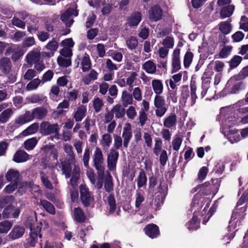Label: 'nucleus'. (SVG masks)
I'll return each mask as SVG.
<instances>
[{"instance_id":"nucleus-52","label":"nucleus","mask_w":248,"mask_h":248,"mask_svg":"<svg viewBox=\"0 0 248 248\" xmlns=\"http://www.w3.org/2000/svg\"><path fill=\"white\" fill-rule=\"evenodd\" d=\"M126 44L129 49L132 50L137 46L138 41L136 37L131 36L126 41Z\"/></svg>"},{"instance_id":"nucleus-34","label":"nucleus","mask_w":248,"mask_h":248,"mask_svg":"<svg viewBox=\"0 0 248 248\" xmlns=\"http://www.w3.org/2000/svg\"><path fill=\"white\" fill-rule=\"evenodd\" d=\"M234 7L232 5L222 8L220 11V16L223 18L230 16L233 14Z\"/></svg>"},{"instance_id":"nucleus-46","label":"nucleus","mask_w":248,"mask_h":248,"mask_svg":"<svg viewBox=\"0 0 248 248\" xmlns=\"http://www.w3.org/2000/svg\"><path fill=\"white\" fill-rule=\"evenodd\" d=\"M193 58V54L189 51L186 52L184 58V65L188 68L191 64Z\"/></svg>"},{"instance_id":"nucleus-64","label":"nucleus","mask_w":248,"mask_h":248,"mask_svg":"<svg viewBox=\"0 0 248 248\" xmlns=\"http://www.w3.org/2000/svg\"><path fill=\"white\" fill-rule=\"evenodd\" d=\"M240 29L245 31H248V18L242 16L240 21Z\"/></svg>"},{"instance_id":"nucleus-61","label":"nucleus","mask_w":248,"mask_h":248,"mask_svg":"<svg viewBox=\"0 0 248 248\" xmlns=\"http://www.w3.org/2000/svg\"><path fill=\"white\" fill-rule=\"evenodd\" d=\"M133 98L138 101L142 100V92L140 88L139 87H135L133 89V91L132 94Z\"/></svg>"},{"instance_id":"nucleus-38","label":"nucleus","mask_w":248,"mask_h":248,"mask_svg":"<svg viewBox=\"0 0 248 248\" xmlns=\"http://www.w3.org/2000/svg\"><path fill=\"white\" fill-rule=\"evenodd\" d=\"M13 226L11 222L4 220L0 222V233H6Z\"/></svg>"},{"instance_id":"nucleus-14","label":"nucleus","mask_w":248,"mask_h":248,"mask_svg":"<svg viewBox=\"0 0 248 248\" xmlns=\"http://www.w3.org/2000/svg\"><path fill=\"white\" fill-rule=\"evenodd\" d=\"M144 232L146 235L152 238L157 237L159 234L158 227L154 224H150L144 228Z\"/></svg>"},{"instance_id":"nucleus-50","label":"nucleus","mask_w":248,"mask_h":248,"mask_svg":"<svg viewBox=\"0 0 248 248\" xmlns=\"http://www.w3.org/2000/svg\"><path fill=\"white\" fill-rule=\"evenodd\" d=\"M16 205V203L14 201V203H9L7 205L6 208L4 209L2 215L4 218H7L9 217L10 214L11 212L13 210L14 208Z\"/></svg>"},{"instance_id":"nucleus-6","label":"nucleus","mask_w":248,"mask_h":248,"mask_svg":"<svg viewBox=\"0 0 248 248\" xmlns=\"http://www.w3.org/2000/svg\"><path fill=\"white\" fill-rule=\"evenodd\" d=\"M80 199L83 205L89 206L93 201V198L91 196L88 188L85 185L80 186Z\"/></svg>"},{"instance_id":"nucleus-25","label":"nucleus","mask_w":248,"mask_h":248,"mask_svg":"<svg viewBox=\"0 0 248 248\" xmlns=\"http://www.w3.org/2000/svg\"><path fill=\"white\" fill-rule=\"evenodd\" d=\"M28 159L29 155L23 150L17 151L13 157V160L17 163L25 162Z\"/></svg>"},{"instance_id":"nucleus-43","label":"nucleus","mask_w":248,"mask_h":248,"mask_svg":"<svg viewBox=\"0 0 248 248\" xmlns=\"http://www.w3.org/2000/svg\"><path fill=\"white\" fill-rule=\"evenodd\" d=\"M82 70L83 72L88 71L91 67V63L89 56L85 55L81 62Z\"/></svg>"},{"instance_id":"nucleus-15","label":"nucleus","mask_w":248,"mask_h":248,"mask_svg":"<svg viewBox=\"0 0 248 248\" xmlns=\"http://www.w3.org/2000/svg\"><path fill=\"white\" fill-rule=\"evenodd\" d=\"M149 18L155 21H157L161 19L163 12L160 8L158 6H155L153 7L149 12Z\"/></svg>"},{"instance_id":"nucleus-31","label":"nucleus","mask_w":248,"mask_h":248,"mask_svg":"<svg viewBox=\"0 0 248 248\" xmlns=\"http://www.w3.org/2000/svg\"><path fill=\"white\" fill-rule=\"evenodd\" d=\"M111 111L117 119L122 118L124 116L125 113L124 109L120 104H117L114 106Z\"/></svg>"},{"instance_id":"nucleus-24","label":"nucleus","mask_w":248,"mask_h":248,"mask_svg":"<svg viewBox=\"0 0 248 248\" xmlns=\"http://www.w3.org/2000/svg\"><path fill=\"white\" fill-rule=\"evenodd\" d=\"M152 87L155 95L161 94L163 92L164 86L162 82L159 79H153Z\"/></svg>"},{"instance_id":"nucleus-3","label":"nucleus","mask_w":248,"mask_h":248,"mask_svg":"<svg viewBox=\"0 0 248 248\" xmlns=\"http://www.w3.org/2000/svg\"><path fill=\"white\" fill-rule=\"evenodd\" d=\"M31 219H28L27 221V226L30 228V236L31 238L33 241L38 238V237L41 238L42 235L40 233L41 227V224H35V221L31 219V222H30Z\"/></svg>"},{"instance_id":"nucleus-63","label":"nucleus","mask_w":248,"mask_h":248,"mask_svg":"<svg viewBox=\"0 0 248 248\" xmlns=\"http://www.w3.org/2000/svg\"><path fill=\"white\" fill-rule=\"evenodd\" d=\"M232 46H225L219 53V56L222 58H225L231 54Z\"/></svg>"},{"instance_id":"nucleus-1","label":"nucleus","mask_w":248,"mask_h":248,"mask_svg":"<svg viewBox=\"0 0 248 248\" xmlns=\"http://www.w3.org/2000/svg\"><path fill=\"white\" fill-rule=\"evenodd\" d=\"M154 105L156 108L155 114L157 117H163L167 111L166 100L161 94L155 95L154 99Z\"/></svg>"},{"instance_id":"nucleus-54","label":"nucleus","mask_w":248,"mask_h":248,"mask_svg":"<svg viewBox=\"0 0 248 248\" xmlns=\"http://www.w3.org/2000/svg\"><path fill=\"white\" fill-rule=\"evenodd\" d=\"M14 198L12 196H8L0 199V209L9 203H14Z\"/></svg>"},{"instance_id":"nucleus-2","label":"nucleus","mask_w":248,"mask_h":248,"mask_svg":"<svg viewBox=\"0 0 248 248\" xmlns=\"http://www.w3.org/2000/svg\"><path fill=\"white\" fill-rule=\"evenodd\" d=\"M94 166L98 173L103 174L104 167L103 166L104 158L102 151L99 148H96L93 155Z\"/></svg>"},{"instance_id":"nucleus-7","label":"nucleus","mask_w":248,"mask_h":248,"mask_svg":"<svg viewBox=\"0 0 248 248\" xmlns=\"http://www.w3.org/2000/svg\"><path fill=\"white\" fill-rule=\"evenodd\" d=\"M118 156L119 152L116 150L111 148L107 157L108 167L109 170H115Z\"/></svg>"},{"instance_id":"nucleus-23","label":"nucleus","mask_w":248,"mask_h":248,"mask_svg":"<svg viewBox=\"0 0 248 248\" xmlns=\"http://www.w3.org/2000/svg\"><path fill=\"white\" fill-rule=\"evenodd\" d=\"M11 62L9 58H3L0 60V70L5 74H9L11 69Z\"/></svg>"},{"instance_id":"nucleus-20","label":"nucleus","mask_w":248,"mask_h":248,"mask_svg":"<svg viewBox=\"0 0 248 248\" xmlns=\"http://www.w3.org/2000/svg\"><path fill=\"white\" fill-rule=\"evenodd\" d=\"M23 186L31 191L36 199L42 194V191L40 189L39 186L32 183L25 182L23 184Z\"/></svg>"},{"instance_id":"nucleus-53","label":"nucleus","mask_w":248,"mask_h":248,"mask_svg":"<svg viewBox=\"0 0 248 248\" xmlns=\"http://www.w3.org/2000/svg\"><path fill=\"white\" fill-rule=\"evenodd\" d=\"M162 44L164 47L169 49L172 48L174 44V39L171 37L167 36L163 40Z\"/></svg>"},{"instance_id":"nucleus-27","label":"nucleus","mask_w":248,"mask_h":248,"mask_svg":"<svg viewBox=\"0 0 248 248\" xmlns=\"http://www.w3.org/2000/svg\"><path fill=\"white\" fill-rule=\"evenodd\" d=\"M142 68L145 72L150 74H154L156 72V66L153 61H146L142 65Z\"/></svg>"},{"instance_id":"nucleus-21","label":"nucleus","mask_w":248,"mask_h":248,"mask_svg":"<svg viewBox=\"0 0 248 248\" xmlns=\"http://www.w3.org/2000/svg\"><path fill=\"white\" fill-rule=\"evenodd\" d=\"M133 101L132 94L128 93L126 90H124L121 95V103L123 106L127 107L128 105H132Z\"/></svg>"},{"instance_id":"nucleus-42","label":"nucleus","mask_w":248,"mask_h":248,"mask_svg":"<svg viewBox=\"0 0 248 248\" xmlns=\"http://www.w3.org/2000/svg\"><path fill=\"white\" fill-rule=\"evenodd\" d=\"M200 222L196 216H194L187 223V227L189 230H197L199 227Z\"/></svg>"},{"instance_id":"nucleus-30","label":"nucleus","mask_w":248,"mask_h":248,"mask_svg":"<svg viewBox=\"0 0 248 248\" xmlns=\"http://www.w3.org/2000/svg\"><path fill=\"white\" fill-rule=\"evenodd\" d=\"M218 26L220 31L225 35L229 34L232 31V25L228 21L221 22Z\"/></svg>"},{"instance_id":"nucleus-28","label":"nucleus","mask_w":248,"mask_h":248,"mask_svg":"<svg viewBox=\"0 0 248 248\" xmlns=\"http://www.w3.org/2000/svg\"><path fill=\"white\" fill-rule=\"evenodd\" d=\"M64 151L68 156V161L70 163H75L76 162L75 154L73 151L72 146L68 144H64Z\"/></svg>"},{"instance_id":"nucleus-18","label":"nucleus","mask_w":248,"mask_h":248,"mask_svg":"<svg viewBox=\"0 0 248 248\" xmlns=\"http://www.w3.org/2000/svg\"><path fill=\"white\" fill-rule=\"evenodd\" d=\"M177 123V117L175 114L170 113L163 121V125L168 128L175 127Z\"/></svg>"},{"instance_id":"nucleus-5","label":"nucleus","mask_w":248,"mask_h":248,"mask_svg":"<svg viewBox=\"0 0 248 248\" xmlns=\"http://www.w3.org/2000/svg\"><path fill=\"white\" fill-rule=\"evenodd\" d=\"M224 135L232 143L240 140V136L238 131L230 125H226L223 129Z\"/></svg>"},{"instance_id":"nucleus-33","label":"nucleus","mask_w":248,"mask_h":248,"mask_svg":"<svg viewBox=\"0 0 248 248\" xmlns=\"http://www.w3.org/2000/svg\"><path fill=\"white\" fill-rule=\"evenodd\" d=\"M248 202V192H245L239 199L237 203V210H239L240 212L244 213L246 211V207L244 206L241 208L239 209L238 207L242 205L245 202Z\"/></svg>"},{"instance_id":"nucleus-9","label":"nucleus","mask_w":248,"mask_h":248,"mask_svg":"<svg viewBox=\"0 0 248 248\" xmlns=\"http://www.w3.org/2000/svg\"><path fill=\"white\" fill-rule=\"evenodd\" d=\"M172 73L176 72L181 69L180 49L175 48L172 54Z\"/></svg>"},{"instance_id":"nucleus-8","label":"nucleus","mask_w":248,"mask_h":248,"mask_svg":"<svg viewBox=\"0 0 248 248\" xmlns=\"http://www.w3.org/2000/svg\"><path fill=\"white\" fill-rule=\"evenodd\" d=\"M78 15V11L73 8H69L67 10L62 16L61 19L65 23L67 27H70L73 23V16H77Z\"/></svg>"},{"instance_id":"nucleus-40","label":"nucleus","mask_w":248,"mask_h":248,"mask_svg":"<svg viewBox=\"0 0 248 248\" xmlns=\"http://www.w3.org/2000/svg\"><path fill=\"white\" fill-rule=\"evenodd\" d=\"M38 127V124L37 123H34L24 130L22 132V134L24 136L34 134L37 131Z\"/></svg>"},{"instance_id":"nucleus-48","label":"nucleus","mask_w":248,"mask_h":248,"mask_svg":"<svg viewBox=\"0 0 248 248\" xmlns=\"http://www.w3.org/2000/svg\"><path fill=\"white\" fill-rule=\"evenodd\" d=\"M190 104L191 106L195 104L196 100L197 98V95L196 94V86L194 82H191L190 83Z\"/></svg>"},{"instance_id":"nucleus-4","label":"nucleus","mask_w":248,"mask_h":248,"mask_svg":"<svg viewBox=\"0 0 248 248\" xmlns=\"http://www.w3.org/2000/svg\"><path fill=\"white\" fill-rule=\"evenodd\" d=\"M60 128L58 124H50L47 122H43L40 125V132L44 135L55 133L59 136Z\"/></svg>"},{"instance_id":"nucleus-62","label":"nucleus","mask_w":248,"mask_h":248,"mask_svg":"<svg viewBox=\"0 0 248 248\" xmlns=\"http://www.w3.org/2000/svg\"><path fill=\"white\" fill-rule=\"evenodd\" d=\"M40 175L41 181L44 185L45 186L46 188H48L49 189H52L53 188V186L50 182V181L48 180L46 175L43 172H41Z\"/></svg>"},{"instance_id":"nucleus-47","label":"nucleus","mask_w":248,"mask_h":248,"mask_svg":"<svg viewBox=\"0 0 248 248\" xmlns=\"http://www.w3.org/2000/svg\"><path fill=\"white\" fill-rule=\"evenodd\" d=\"M137 184L139 187H141L146 185L147 182V178L145 173L143 171L140 172L138 176Z\"/></svg>"},{"instance_id":"nucleus-35","label":"nucleus","mask_w":248,"mask_h":248,"mask_svg":"<svg viewBox=\"0 0 248 248\" xmlns=\"http://www.w3.org/2000/svg\"><path fill=\"white\" fill-rule=\"evenodd\" d=\"M167 100L169 104L171 103L175 104L177 102V89L170 90L168 89V93L167 95Z\"/></svg>"},{"instance_id":"nucleus-58","label":"nucleus","mask_w":248,"mask_h":248,"mask_svg":"<svg viewBox=\"0 0 248 248\" xmlns=\"http://www.w3.org/2000/svg\"><path fill=\"white\" fill-rule=\"evenodd\" d=\"M135 207L136 208L139 209L142 202L144 201V197L143 194H141L139 192H137L135 195Z\"/></svg>"},{"instance_id":"nucleus-51","label":"nucleus","mask_w":248,"mask_h":248,"mask_svg":"<svg viewBox=\"0 0 248 248\" xmlns=\"http://www.w3.org/2000/svg\"><path fill=\"white\" fill-rule=\"evenodd\" d=\"M182 139L179 136H176L172 141L173 150L178 151L182 143Z\"/></svg>"},{"instance_id":"nucleus-56","label":"nucleus","mask_w":248,"mask_h":248,"mask_svg":"<svg viewBox=\"0 0 248 248\" xmlns=\"http://www.w3.org/2000/svg\"><path fill=\"white\" fill-rule=\"evenodd\" d=\"M202 95L204 96L206 94L207 91L209 87L210 81L208 78L204 77H202Z\"/></svg>"},{"instance_id":"nucleus-12","label":"nucleus","mask_w":248,"mask_h":248,"mask_svg":"<svg viewBox=\"0 0 248 248\" xmlns=\"http://www.w3.org/2000/svg\"><path fill=\"white\" fill-rule=\"evenodd\" d=\"M32 116V120L34 119L38 120H42L47 114V110L43 107H37L33 109L31 112Z\"/></svg>"},{"instance_id":"nucleus-11","label":"nucleus","mask_w":248,"mask_h":248,"mask_svg":"<svg viewBox=\"0 0 248 248\" xmlns=\"http://www.w3.org/2000/svg\"><path fill=\"white\" fill-rule=\"evenodd\" d=\"M40 49L35 48L30 51L26 56L27 62L30 64L36 63L40 60Z\"/></svg>"},{"instance_id":"nucleus-45","label":"nucleus","mask_w":248,"mask_h":248,"mask_svg":"<svg viewBox=\"0 0 248 248\" xmlns=\"http://www.w3.org/2000/svg\"><path fill=\"white\" fill-rule=\"evenodd\" d=\"M74 216L76 220L78 222H83L85 219V216L84 213L80 208H77L75 209Z\"/></svg>"},{"instance_id":"nucleus-29","label":"nucleus","mask_w":248,"mask_h":248,"mask_svg":"<svg viewBox=\"0 0 248 248\" xmlns=\"http://www.w3.org/2000/svg\"><path fill=\"white\" fill-rule=\"evenodd\" d=\"M112 142V139L110 134L107 133L103 135L100 141V144L104 150L108 149Z\"/></svg>"},{"instance_id":"nucleus-44","label":"nucleus","mask_w":248,"mask_h":248,"mask_svg":"<svg viewBox=\"0 0 248 248\" xmlns=\"http://www.w3.org/2000/svg\"><path fill=\"white\" fill-rule=\"evenodd\" d=\"M41 83L42 81L39 79H34L27 85L26 89L28 91L36 90Z\"/></svg>"},{"instance_id":"nucleus-55","label":"nucleus","mask_w":248,"mask_h":248,"mask_svg":"<svg viewBox=\"0 0 248 248\" xmlns=\"http://www.w3.org/2000/svg\"><path fill=\"white\" fill-rule=\"evenodd\" d=\"M90 158V150L89 147H86L84 150L83 155V162L84 166L88 168L89 167V161Z\"/></svg>"},{"instance_id":"nucleus-37","label":"nucleus","mask_w":248,"mask_h":248,"mask_svg":"<svg viewBox=\"0 0 248 248\" xmlns=\"http://www.w3.org/2000/svg\"><path fill=\"white\" fill-rule=\"evenodd\" d=\"M13 113V111L12 108H9L4 110L0 114V122L1 123H5L7 122Z\"/></svg>"},{"instance_id":"nucleus-10","label":"nucleus","mask_w":248,"mask_h":248,"mask_svg":"<svg viewBox=\"0 0 248 248\" xmlns=\"http://www.w3.org/2000/svg\"><path fill=\"white\" fill-rule=\"evenodd\" d=\"M132 137L131 124L129 123H126L123 128L122 133V138L124 139L123 145L125 148L128 147Z\"/></svg>"},{"instance_id":"nucleus-17","label":"nucleus","mask_w":248,"mask_h":248,"mask_svg":"<svg viewBox=\"0 0 248 248\" xmlns=\"http://www.w3.org/2000/svg\"><path fill=\"white\" fill-rule=\"evenodd\" d=\"M31 121H32V119L31 111H27L24 114L19 116L15 120V123L18 125H21Z\"/></svg>"},{"instance_id":"nucleus-59","label":"nucleus","mask_w":248,"mask_h":248,"mask_svg":"<svg viewBox=\"0 0 248 248\" xmlns=\"http://www.w3.org/2000/svg\"><path fill=\"white\" fill-rule=\"evenodd\" d=\"M138 120L140 125L143 126L148 120L147 115L143 110H140L139 113Z\"/></svg>"},{"instance_id":"nucleus-57","label":"nucleus","mask_w":248,"mask_h":248,"mask_svg":"<svg viewBox=\"0 0 248 248\" xmlns=\"http://www.w3.org/2000/svg\"><path fill=\"white\" fill-rule=\"evenodd\" d=\"M242 60V58L238 55L233 56L229 62L230 66L234 68L238 66Z\"/></svg>"},{"instance_id":"nucleus-60","label":"nucleus","mask_w":248,"mask_h":248,"mask_svg":"<svg viewBox=\"0 0 248 248\" xmlns=\"http://www.w3.org/2000/svg\"><path fill=\"white\" fill-rule=\"evenodd\" d=\"M126 114L129 119L131 120L135 119L137 116V112L135 108L133 106H129L126 109Z\"/></svg>"},{"instance_id":"nucleus-16","label":"nucleus","mask_w":248,"mask_h":248,"mask_svg":"<svg viewBox=\"0 0 248 248\" xmlns=\"http://www.w3.org/2000/svg\"><path fill=\"white\" fill-rule=\"evenodd\" d=\"M182 77V74L179 73L173 75L171 78L167 79L165 81V83L167 86L168 85V83L170 86V88L172 90L177 89V83L181 81Z\"/></svg>"},{"instance_id":"nucleus-13","label":"nucleus","mask_w":248,"mask_h":248,"mask_svg":"<svg viewBox=\"0 0 248 248\" xmlns=\"http://www.w3.org/2000/svg\"><path fill=\"white\" fill-rule=\"evenodd\" d=\"M141 20L140 13L136 12L131 14L127 19V24L130 27L137 26Z\"/></svg>"},{"instance_id":"nucleus-39","label":"nucleus","mask_w":248,"mask_h":248,"mask_svg":"<svg viewBox=\"0 0 248 248\" xmlns=\"http://www.w3.org/2000/svg\"><path fill=\"white\" fill-rule=\"evenodd\" d=\"M239 215L237 213H233L229 223L228 229L229 231H232L236 228L239 219Z\"/></svg>"},{"instance_id":"nucleus-49","label":"nucleus","mask_w":248,"mask_h":248,"mask_svg":"<svg viewBox=\"0 0 248 248\" xmlns=\"http://www.w3.org/2000/svg\"><path fill=\"white\" fill-rule=\"evenodd\" d=\"M57 62L60 66L67 67L71 64L70 58L59 56L57 59Z\"/></svg>"},{"instance_id":"nucleus-32","label":"nucleus","mask_w":248,"mask_h":248,"mask_svg":"<svg viewBox=\"0 0 248 248\" xmlns=\"http://www.w3.org/2000/svg\"><path fill=\"white\" fill-rule=\"evenodd\" d=\"M19 175V172L17 170L11 169L7 171L6 177L8 181L17 183Z\"/></svg>"},{"instance_id":"nucleus-19","label":"nucleus","mask_w":248,"mask_h":248,"mask_svg":"<svg viewBox=\"0 0 248 248\" xmlns=\"http://www.w3.org/2000/svg\"><path fill=\"white\" fill-rule=\"evenodd\" d=\"M55 167L58 171H60V170H62V174L65 175L66 178L70 177L71 168L69 164H67L66 162L61 161V165L59 164H56Z\"/></svg>"},{"instance_id":"nucleus-22","label":"nucleus","mask_w":248,"mask_h":248,"mask_svg":"<svg viewBox=\"0 0 248 248\" xmlns=\"http://www.w3.org/2000/svg\"><path fill=\"white\" fill-rule=\"evenodd\" d=\"M25 232L23 227L20 226H15L9 234V237L12 239H16L21 237Z\"/></svg>"},{"instance_id":"nucleus-41","label":"nucleus","mask_w":248,"mask_h":248,"mask_svg":"<svg viewBox=\"0 0 248 248\" xmlns=\"http://www.w3.org/2000/svg\"><path fill=\"white\" fill-rule=\"evenodd\" d=\"M38 140L36 138H32L26 140L24 142V147L27 150H32L36 146Z\"/></svg>"},{"instance_id":"nucleus-26","label":"nucleus","mask_w":248,"mask_h":248,"mask_svg":"<svg viewBox=\"0 0 248 248\" xmlns=\"http://www.w3.org/2000/svg\"><path fill=\"white\" fill-rule=\"evenodd\" d=\"M86 107L84 105H80L75 112L74 117L76 122H80L85 116Z\"/></svg>"},{"instance_id":"nucleus-36","label":"nucleus","mask_w":248,"mask_h":248,"mask_svg":"<svg viewBox=\"0 0 248 248\" xmlns=\"http://www.w3.org/2000/svg\"><path fill=\"white\" fill-rule=\"evenodd\" d=\"M40 204L48 213L51 214L55 213V209L50 202L45 200H40Z\"/></svg>"}]
</instances>
